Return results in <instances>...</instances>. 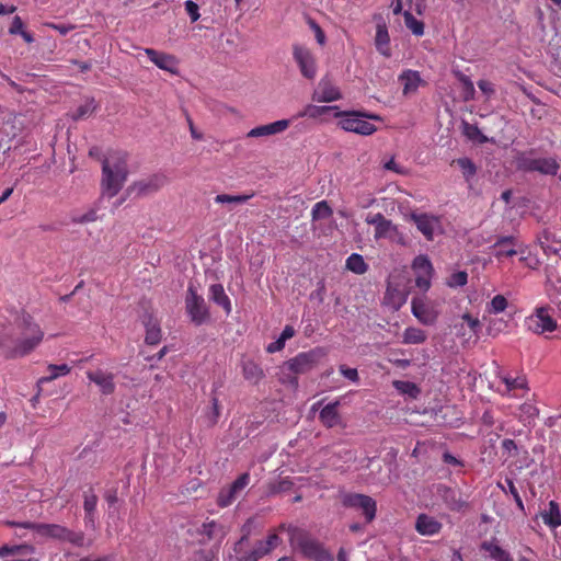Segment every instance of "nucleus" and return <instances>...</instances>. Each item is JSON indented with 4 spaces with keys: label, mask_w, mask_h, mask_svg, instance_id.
<instances>
[{
    "label": "nucleus",
    "mask_w": 561,
    "mask_h": 561,
    "mask_svg": "<svg viewBox=\"0 0 561 561\" xmlns=\"http://www.w3.org/2000/svg\"><path fill=\"white\" fill-rule=\"evenodd\" d=\"M342 504L346 507L362 510L367 523H370L376 516L377 504L370 495L345 493L342 497Z\"/></svg>",
    "instance_id": "nucleus-12"
},
{
    "label": "nucleus",
    "mask_w": 561,
    "mask_h": 561,
    "mask_svg": "<svg viewBox=\"0 0 561 561\" xmlns=\"http://www.w3.org/2000/svg\"><path fill=\"white\" fill-rule=\"evenodd\" d=\"M340 98H341V93L336 88L331 87L328 83L320 84V90L318 92V98H317L318 101L332 102V101L339 100Z\"/></svg>",
    "instance_id": "nucleus-37"
},
{
    "label": "nucleus",
    "mask_w": 561,
    "mask_h": 561,
    "mask_svg": "<svg viewBox=\"0 0 561 561\" xmlns=\"http://www.w3.org/2000/svg\"><path fill=\"white\" fill-rule=\"evenodd\" d=\"M433 274H416L415 285L422 291H427L431 287V278Z\"/></svg>",
    "instance_id": "nucleus-59"
},
{
    "label": "nucleus",
    "mask_w": 561,
    "mask_h": 561,
    "mask_svg": "<svg viewBox=\"0 0 561 561\" xmlns=\"http://www.w3.org/2000/svg\"><path fill=\"white\" fill-rule=\"evenodd\" d=\"M13 331L3 333V354L7 358H21L31 354L44 339L39 324L25 311L15 317Z\"/></svg>",
    "instance_id": "nucleus-1"
},
{
    "label": "nucleus",
    "mask_w": 561,
    "mask_h": 561,
    "mask_svg": "<svg viewBox=\"0 0 561 561\" xmlns=\"http://www.w3.org/2000/svg\"><path fill=\"white\" fill-rule=\"evenodd\" d=\"M539 247L543 251L546 255H557L560 256L561 253V241L556 240L553 236L545 230L537 237Z\"/></svg>",
    "instance_id": "nucleus-23"
},
{
    "label": "nucleus",
    "mask_w": 561,
    "mask_h": 561,
    "mask_svg": "<svg viewBox=\"0 0 561 561\" xmlns=\"http://www.w3.org/2000/svg\"><path fill=\"white\" fill-rule=\"evenodd\" d=\"M403 18H404L405 26L410 30V32L414 36H423V34H424V24H423L422 21L416 20L412 15V13H410L409 11H405L403 13Z\"/></svg>",
    "instance_id": "nucleus-40"
},
{
    "label": "nucleus",
    "mask_w": 561,
    "mask_h": 561,
    "mask_svg": "<svg viewBox=\"0 0 561 561\" xmlns=\"http://www.w3.org/2000/svg\"><path fill=\"white\" fill-rule=\"evenodd\" d=\"M244 530L242 537L234 545V552L237 553V561H259L264 556L274 550L282 541L276 533H272L265 540H257L251 550H243L245 541L249 539L250 530Z\"/></svg>",
    "instance_id": "nucleus-6"
},
{
    "label": "nucleus",
    "mask_w": 561,
    "mask_h": 561,
    "mask_svg": "<svg viewBox=\"0 0 561 561\" xmlns=\"http://www.w3.org/2000/svg\"><path fill=\"white\" fill-rule=\"evenodd\" d=\"M346 270L351 271L356 275H363L368 271V264L365 262L363 255L358 253H352L345 262Z\"/></svg>",
    "instance_id": "nucleus-32"
},
{
    "label": "nucleus",
    "mask_w": 561,
    "mask_h": 561,
    "mask_svg": "<svg viewBox=\"0 0 561 561\" xmlns=\"http://www.w3.org/2000/svg\"><path fill=\"white\" fill-rule=\"evenodd\" d=\"M144 53L158 68L164 69L169 72H176V57L174 55L161 53V50H156L154 48H145Z\"/></svg>",
    "instance_id": "nucleus-16"
},
{
    "label": "nucleus",
    "mask_w": 561,
    "mask_h": 561,
    "mask_svg": "<svg viewBox=\"0 0 561 561\" xmlns=\"http://www.w3.org/2000/svg\"><path fill=\"white\" fill-rule=\"evenodd\" d=\"M253 194H243V195H230V194H218L215 197L216 203L219 204H226V203H236V204H242L248 202Z\"/></svg>",
    "instance_id": "nucleus-48"
},
{
    "label": "nucleus",
    "mask_w": 561,
    "mask_h": 561,
    "mask_svg": "<svg viewBox=\"0 0 561 561\" xmlns=\"http://www.w3.org/2000/svg\"><path fill=\"white\" fill-rule=\"evenodd\" d=\"M541 517L543 523L551 527L561 525V514L558 504L554 502H549L548 510L541 514Z\"/></svg>",
    "instance_id": "nucleus-34"
},
{
    "label": "nucleus",
    "mask_w": 561,
    "mask_h": 561,
    "mask_svg": "<svg viewBox=\"0 0 561 561\" xmlns=\"http://www.w3.org/2000/svg\"><path fill=\"white\" fill-rule=\"evenodd\" d=\"M502 382L505 386V391L503 394H508L512 397H522V394H518V391L525 392L527 390L526 388V380L523 377H510L504 376L502 377Z\"/></svg>",
    "instance_id": "nucleus-30"
},
{
    "label": "nucleus",
    "mask_w": 561,
    "mask_h": 561,
    "mask_svg": "<svg viewBox=\"0 0 561 561\" xmlns=\"http://www.w3.org/2000/svg\"><path fill=\"white\" fill-rule=\"evenodd\" d=\"M443 525L434 516L425 513L419 514L415 520V530L423 536H433L440 531Z\"/></svg>",
    "instance_id": "nucleus-18"
},
{
    "label": "nucleus",
    "mask_w": 561,
    "mask_h": 561,
    "mask_svg": "<svg viewBox=\"0 0 561 561\" xmlns=\"http://www.w3.org/2000/svg\"><path fill=\"white\" fill-rule=\"evenodd\" d=\"M308 25L313 31L316 39H317V43L320 44V45H325V41H327L325 33L320 27V24L318 22H316L314 20L309 19L308 20Z\"/></svg>",
    "instance_id": "nucleus-57"
},
{
    "label": "nucleus",
    "mask_w": 561,
    "mask_h": 561,
    "mask_svg": "<svg viewBox=\"0 0 561 561\" xmlns=\"http://www.w3.org/2000/svg\"><path fill=\"white\" fill-rule=\"evenodd\" d=\"M534 149L518 151L514 157L515 167L523 172H538L543 175H556L560 165L552 157H534Z\"/></svg>",
    "instance_id": "nucleus-5"
},
{
    "label": "nucleus",
    "mask_w": 561,
    "mask_h": 561,
    "mask_svg": "<svg viewBox=\"0 0 561 561\" xmlns=\"http://www.w3.org/2000/svg\"><path fill=\"white\" fill-rule=\"evenodd\" d=\"M47 370L49 371V375L38 379V381H37L38 387L41 385L51 382L53 380L57 379L58 377L67 376L71 369L66 364H61V365L50 364L47 366Z\"/></svg>",
    "instance_id": "nucleus-33"
},
{
    "label": "nucleus",
    "mask_w": 561,
    "mask_h": 561,
    "mask_svg": "<svg viewBox=\"0 0 561 561\" xmlns=\"http://www.w3.org/2000/svg\"><path fill=\"white\" fill-rule=\"evenodd\" d=\"M426 341V334L417 328H407L403 332L402 342L404 344H422Z\"/></svg>",
    "instance_id": "nucleus-36"
},
{
    "label": "nucleus",
    "mask_w": 561,
    "mask_h": 561,
    "mask_svg": "<svg viewBox=\"0 0 561 561\" xmlns=\"http://www.w3.org/2000/svg\"><path fill=\"white\" fill-rule=\"evenodd\" d=\"M366 222L375 226V239L385 238L392 228L391 220L387 219L381 213L368 215Z\"/></svg>",
    "instance_id": "nucleus-26"
},
{
    "label": "nucleus",
    "mask_w": 561,
    "mask_h": 561,
    "mask_svg": "<svg viewBox=\"0 0 561 561\" xmlns=\"http://www.w3.org/2000/svg\"><path fill=\"white\" fill-rule=\"evenodd\" d=\"M167 183L168 178L164 174H151L134 182L129 190L135 191L137 195L147 196L158 192Z\"/></svg>",
    "instance_id": "nucleus-15"
},
{
    "label": "nucleus",
    "mask_w": 561,
    "mask_h": 561,
    "mask_svg": "<svg viewBox=\"0 0 561 561\" xmlns=\"http://www.w3.org/2000/svg\"><path fill=\"white\" fill-rule=\"evenodd\" d=\"M293 57L304 77L313 79L317 76L318 67L316 57L307 46L293 44Z\"/></svg>",
    "instance_id": "nucleus-11"
},
{
    "label": "nucleus",
    "mask_w": 561,
    "mask_h": 561,
    "mask_svg": "<svg viewBox=\"0 0 561 561\" xmlns=\"http://www.w3.org/2000/svg\"><path fill=\"white\" fill-rule=\"evenodd\" d=\"M333 108V106L330 105H313L309 104L305 107L302 112L299 113L300 117L309 116V117H319L321 115L327 114Z\"/></svg>",
    "instance_id": "nucleus-45"
},
{
    "label": "nucleus",
    "mask_w": 561,
    "mask_h": 561,
    "mask_svg": "<svg viewBox=\"0 0 561 561\" xmlns=\"http://www.w3.org/2000/svg\"><path fill=\"white\" fill-rule=\"evenodd\" d=\"M324 356L325 352L321 347H316L308 352H301L285 362V369L294 371L298 376L306 375L312 371Z\"/></svg>",
    "instance_id": "nucleus-7"
},
{
    "label": "nucleus",
    "mask_w": 561,
    "mask_h": 561,
    "mask_svg": "<svg viewBox=\"0 0 561 561\" xmlns=\"http://www.w3.org/2000/svg\"><path fill=\"white\" fill-rule=\"evenodd\" d=\"M456 163L460 168L462 175L467 181H469L477 172L474 163L469 158H458Z\"/></svg>",
    "instance_id": "nucleus-46"
},
{
    "label": "nucleus",
    "mask_w": 561,
    "mask_h": 561,
    "mask_svg": "<svg viewBox=\"0 0 561 561\" xmlns=\"http://www.w3.org/2000/svg\"><path fill=\"white\" fill-rule=\"evenodd\" d=\"M462 321L467 323L468 328H469V331L472 333V334H477L478 331L480 330V321L478 320V318H473L472 316H470L469 313H465L462 314L461 317Z\"/></svg>",
    "instance_id": "nucleus-60"
},
{
    "label": "nucleus",
    "mask_w": 561,
    "mask_h": 561,
    "mask_svg": "<svg viewBox=\"0 0 561 561\" xmlns=\"http://www.w3.org/2000/svg\"><path fill=\"white\" fill-rule=\"evenodd\" d=\"M478 87L485 95H491L492 93H494L493 83L490 82L489 80L480 79L478 81Z\"/></svg>",
    "instance_id": "nucleus-63"
},
{
    "label": "nucleus",
    "mask_w": 561,
    "mask_h": 561,
    "mask_svg": "<svg viewBox=\"0 0 561 561\" xmlns=\"http://www.w3.org/2000/svg\"><path fill=\"white\" fill-rule=\"evenodd\" d=\"M96 106L94 104V99L93 98H89L84 101V103L80 104L76 111L72 113L71 117L75 119V121H78V119H81V118H84V117H88L90 115L93 114V112L95 111Z\"/></svg>",
    "instance_id": "nucleus-38"
},
{
    "label": "nucleus",
    "mask_w": 561,
    "mask_h": 561,
    "mask_svg": "<svg viewBox=\"0 0 561 561\" xmlns=\"http://www.w3.org/2000/svg\"><path fill=\"white\" fill-rule=\"evenodd\" d=\"M516 244V238L513 236H504L497 238L493 248L496 249L494 256L496 260L502 257L513 256L517 251L513 248Z\"/></svg>",
    "instance_id": "nucleus-22"
},
{
    "label": "nucleus",
    "mask_w": 561,
    "mask_h": 561,
    "mask_svg": "<svg viewBox=\"0 0 561 561\" xmlns=\"http://www.w3.org/2000/svg\"><path fill=\"white\" fill-rule=\"evenodd\" d=\"M458 79L462 83L463 99L466 101L472 100L474 98L476 90L471 79L461 72L458 73Z\"/></svg>",
    "instance_id": "nucleus-50"
},
{
    "label": "nucleus",
    "mask_w": 561,
    "mask_h": 561,
    "mask_svg": "<svg viewBox=\"0 0 561 561\" xmlns=\"http://www.w3.org/2000/svg\"><path fill=\"white\" fill-rule=\"evenodd\" d=\"M399 79L403 82V93L405 94L415 91L421 81L419 71L412 69L404 70Z\"/></svg>",
    "instance_id": "nucleus-31"
},
{
    "label": "nucleus",
    "mask_w": 561,
    "mask_h": 561,
    "mask_svg": "<svg viewBox=\"0 0 561 561\" xmlns=\"http://www.w3.org/2000/svg\"><path fill=\"white\" fill-rule=\"evenodd\" d=\"M387 295L396 310L403 306L408 299V294L405 291L393 289L390 286L387 289Z\"/></svg>",
    "instance_id": "nucleus-47"
},
{
    "label": "nucleus",
    "mask_w": 561,
    "mask_h": 561,
    "mask_svg": "<svg viewBox=\"0 0 561 561\" xmlns=\"http://www.w3.org/2000/svg\"><path fill=\"white\" fill-rule=\"evenodd\" d=\"M340 373L348 380L353 382L358 381V373L355 368H348L345 365L340 366Z\"/></svg>",
    "instance_id": "nucleus-61"
},
{
    "label": "nucleus",
    "mask_w": 561,
    "mask_h": 561,
    "mask_svg": "<svg viewBox=\"0 0 561 561\" xmlns=\"http://www.w3.org/2000/svg\"><path fill=\"white\" fill-rule=\"evenodd\" d=\"M342 115L339 124L347 131H354L360 135H370L376 130V126L368 122L363 114L358 112L339 113Z\"/></svg>",
    "instance_id": "nucleus-13"
},
{
    "label": "nucleus",
    "mask_w": 561,
    "mask_h": 561,
    "mask_svg": "<svg viewBox=\"0 0 561 561\" xmlns=\"http://www.w3.org/2000/svg\"><path fill=\"white\" fill-rule=\"evenodd\" d=\"M242 373L244 379L253 385H259L265 378L263 368L253 359L242 363Z\"/></svg>",
    "instance_id": "nucleus-24"
},
{
    "label": "nucleus",
    "mask_w": 561,
    "mask_h": 561,
    "mask_svg": "<svg viewBox=\"0 0 561 561\" xmlns=\"http://www.w3.org/2000/svg\"><path fill=\"white\" fill-rule=\"evenodd\" d=\"M525 324L535 334L553 332L557 329L553 310L548 306L536 307L534 312L526 318Z\"/></svg>",
    "instance_id": "nucleus-8"
},
{
    "label": "nucleus",
    "mask_w": 561,
    "mask_h": 561,
    "mask_svg": "<svg viewBox=\"0 0 561 561\" xmlns=\"http://www.w3.org/2000/svg\"><path fill=\"white\" fill-rule=\"evenodd\" d=\"M279 382L286 386H289L293 389H298L299 387V379L298 375L294 371L285 369V363L280 367L279 373Z\"/></svg>",
    "instance_id": "nucleus-43"
},
{
    "label": "nucleus",
    "mask_w": 561,
    "mask_h": 561,
    "mask_svg": "<svg viewBox=\"0 0 561 561\" xmlns=\"http://www.w3.org/2000/svg\"><path fill=\"white\" fill-rule=\"evenodd\" d=\"M481 549L488 552L489 557L495 561H513L511 553L503 549L495 539L482 541Z\"/></svg>",
    "instance_id": "nucleus-27"
},
{
    "label": "nucleus",
    "mask_w": 561,
    "mask_h": 561,
    "mask_svg": "<svg viewBox=\"0 0 561 561\" xmlns=\"http://www.w3.org/2000/svg\"><path fill=\"white\" fill-rule=\"evenodd\" d=\"M127 178L126 154L113 151L102 160L101 186L107 197L115 196L122 188Z\"/></svg>",
    "instance_id": "nucleus-2"
},
{
    "label": "nucleus",
    "mask_w": 561,
    "mask_h": 561,
    "mask_svg": "<svg viewBox=\"0 0 561 561\" xmlns=\"http://www.w3.org/2000/svg\"><path fill=\"white\" fill-rule=\"evenodd\" d=\"M184 302H186V313L194 324L202 325L208 321L210 314L207 304L193 285L188 287Z\"/></svg>",
    "instance_id": "nucleus-10"
},
{
    "label": "nucleus",
    "mask_w": 561,
    "mask_h": 561,
    "mask_svg": "<svg viewBox=\"0 0 561 561\" xmlns=\"http://www.w3.org/2000/svg\"><path fill=\"white\" fill-rule=\"evenodd\" d=\"M251 481L250 473H241L234 482L229 486V489L237 495H241L242 491L248 488V484Z\"/></svg>",
    "instance_id": "nucleus-49"
},
{
    "label": "nucleus",
    "mask_w": 561,
    "mask_h": 561,
    "mask_svg": "<svg viewBox=\"0 0 561 561\" xmlns=\"http://www.w3.org/2000/svg\"><path fill=\"white\" fill-rule=\"evenodd\" d=\"M410 218L427 241H433L436 234L444 231L442 217L438 215L412 211Z\"/></svg>",
    "instance_id": "nucleus-9"
},
{
    "label": "nucleus",
    "mask_w": 561,
    "mask_h": 561,
    "mask_svg": "<svg viewBox=\"0 0 561 561\" xmlns=\"http://www.w3.org/2000/svg\"><path fill=\"white\" fill-rule=\"evenodd\" d=\"M7 525L32 529L42 537L67 541L78 547L84 543V534L82 531H75L60 524L8 520Z\"/></svg>",
    "instance_id": "nucleus-3"
},
{
    "label": "nucleus",
    "mask_w": 561,
    "mask_h": 561,
    "mask_svg": "<svg viewBox=\"0 0 561 561\" xmlns=\"http://www.w3.org/2000/svg\"><path fill=\"white\" fill-rule=\"evenodd\" d=\"M375 47L385 58H390V37L386 22H378L376 25Z\"/></svg>",
    "instance_id": "nucleus-20"
},
{
    "label": "nucleus",
    "mask_w": 561,
    "mask_h": 561,
    "mask_svg": "<svg viewBox=\"0 0 561 561\" xmlns=\"http://www.w3.org/2000/svg\"><path fill=\"white\" fill-rule=\"evenodd\" d=\"M96 503H98V497L94 494V492L92 491V489L85 491L84 494H83V510H84V513H87V514L94 513L95 512V507H96Z\"/></svg>",
    "instance_id": "nucleus-53"
},
{
    "label": "nucleus",
    "mask_w": 561,
    "mask_h": 561,
    "mask_svg": "<svg viewBox=\"0 0 561 561\" xmlns=\"http://www.w3.org/2000/svg\"><path fill=\"white\" fill-rule=\"evenodd\" d=\"M294 482L289 478H284L271 486L272 494H280V492H289Z\"/></svg>",
    "instance_id": "nucleus-55"
},
{
    "label": "nucleus",
    "mask_w": 561,
    "mask_h": 561,
    "mask_svg": "<svg viewBox=\"0 0 561 561\" xmlns=\"http://www.w3.org/2000/svg\"><path fill=\"white\" fill-rule=\"evenodd\" d=\"M506 307H507L506 298L502 295H496L491 299L488 311L490 313H500V312H503L506 309Z\"/></svg>",
    "instance_id": "nucleus-54"
},
{
    "label": "nucleus",
    "mask_w": 561,
    "mask_h": 561,
    "mask_svg": "<svg viewBox=\"0 0 561 561\" xmlns=\"http://www.w3.org/2000/svg\"><path fill=\"white\" fill-rule=\"evenodd\" d=\"M35 548L33 545L20 543V545H2L0 546V557L21 554L25 552H34Z\"/></svg>",
    "instance_id": "nucleus-35"
},
{
    "label": "nucleus",
    "mask_w": 561,
    "mask_h": 561,
    "mask_svg": "<svg viewBox=\"0 0 561 561\" xmlns=\"http://www.w3.org/2000/svg\"><path fill=\"white\" fill-rule=\"evenodd\" d=\"M393 387L400 393L407 394L412 399H416L421 392L419 387L415 383L410 382V381L396 380V381H393Z\"/></svg>",
    "instance_id": "nucleus-41"
},
{
    "label": "nucleus",
    "mask_w": 561,
    "mask_h": 561,
    "mask_svg": "<svg viewBox=\"0 0 561 561\" xmlns=\"http://www.w3.org/2000/svg\"><path fill=\"white\" fill-rule=\"evenodd\" d=\"M184 10H186V14L191 18L193 23H196L201 19L199 7L194 1L187 0L184 3Z\"/></svg>",
    "instance_id": "nucleus-56"
},
{
    "label": "nucleus",
    "mask_w": 561,
    "mask_h": 561,
    "mask_svg": "<svg viewBox=\"0 0 561 561\" xmlns=\"http://www.w3.org/2000/svg\"><path fill=\"white\" fill-rule=\"evenodd\" d=\"M502 450L506 453L508 456H515L517 451V446L512 439H504L501 443Z\"/></svg>",
    "instance_id": "nucleus-62"
},
{
    "label": "nucleus",
    "mask_w": 561,
    "mask_h": 561,
    "mask_svg": "<svg viewBox=\"0 0 561 561\" xmlns=\"http://www.w3.org/2000/svg\"><path fill=\"white\" fill-rule=\"evenodd\" d=\"M505 484H506L507 491L511 493V496H513L514 502L517 504V506L519 508H523L524 507L523 500H522L513 480L511 478H506Z\"/></svg>",
    "instance_id": "nucleus-58"
},
{
    "label": "nucleus",
    "mask_w": 561,
    "mask_h": 561,
    "mask_svg": "<svg viewBox=\"0 0 561 561\" xmlns=\"http://www.w3.org/2000/svg\"><path fill=\"white\" fill-rule=\"evenodd\" d=\"M468 282V274L465 271L453 273L446 280V285L450 288L462 287Z\"/></svg>",
    "instance_id": "nucleus-51"
},
{
    "label": "nucleus",
    "mask_w": 561,
    "mask_h": 561,
    "mask_svg": "<svg viewBox=\"0 0 561 561\" xmlns=\"http://www.w3.org/2000/svg\"><path fill=\"white\" fill-rule=\"evenodd\" d=\"M415 274H433L434 268L426 255H417L412 262Z\"/></svg>",
    "instance_id": "nucleus-39"
},
{
    "label": "nucleus",
    "mask_w": 561,
    "mask_h": 561,
    "mask_svg": "<svg viewBox=\"0 0 561 561\" xmlns=\"http://www.w3.org/2000/svg\"><path fill=\"white\" fill-rule=\"evenodd\" d=\"M289 542L309 559L330 561V552L310 533L300 527H289Z\"/></svg>",
    "instance_id": "nucleus-4"
},
{
    "label": "nucleus",
    "mask_w": 561,
    "mask_h": 561,
    "mask_svg": "<svg viewBox=\"0 0 561 561\" xmlns=\"http://www.w3.org/2000/svg\"><path fill=\"white\" fill-rule=\"evenodd\" d=\"M201 533L207 536L208 539L221 540L226 537L228 530L226 526L215 519L207 520L202 525Z\"/></svg>",
    "instance_id": "nucleus-29"
},
{
    "label": "nucleus",
    "mask_w": 561,
    "mask_h": 561,
    "mask_svg": "<svg viewBox=\"0 0 561 561\" xmlns=\"http://www.w3.org/2000/svg\"><path fill=\"white\" fill-rule=\"evenodd\" d=\"M139 318L145 328V343L147 345L159 344L161 342V324L154 312L150 309H145Z\"/></svg>",
    "instance_id": "nucleus-14"
},
{
    "label": "nucleus",
    "mask_w": 561,
    "mask_h": 561,
    "mask_svg": "<svg viewBox=\"0 0 561 561\" xmlns=\"http://www.w3.org/2000/svg\"><path fill=\"white\" fill-rule=\"evenodd\" d=\"M237 499L238 497L233 494L229 486H227L219 492L217 504L221 507L230 506L237 501Z\"/></svg>",
    "instance_id": "nucleus-52"
},
{
    "label": "nucleus",
    "mask_w": 561,
    "mask_h": 561,
    "mask_svg": "<svg viewBox=\"0 0 561 561\" xmlns=\"http://www.w3.org/2000/svg\"><path fill=\"white\" fill-rule=\"evenodd\" d=\"M209 297L215 304L222 307L228 314L231 313V300L221 284H214L210 286Z\"/></svg>",
    "instance_id": "nucleus-28"
},
{
    "label": "nucleus",
    "mask_w": 561,
    "mask_h": 561,
    "mask_svg": "<svg viewBox=\"0 0 561 561\" xmlns=\"http://www.w3.org/2000/svg\"><path fill=\"white\" fill-rule=\"evenodd\" d=\"M339 405L340 402L335 401L333 403H329L321 410L319 420L327 428H333L340 424L341 417L337 412Z\"/></svg>",
    "instance_id": "nucleus-25"
},
{
    "label": "nucleus",
    "mask_w": 561,
    "mask_h": 561,
    "mask_svg": "<svg viewBox=\"0 0 561 561\" xmlns=\"http://www.w3.org/2000/svg\"><path fill=\"white\" fill-rule=\"evenodd\" d=\"M87 378L96 385L102 394L108 396L112 394L115 390L114 385V376L111 373H105L101 369H96L95 371H88Z\"/></svg>",
    "instance_id": "nucleus-17"
},
{
    "label": "nucleus",
    "mask_w": 561,
    "mask_h": 561,
    "mask_svg": "<svg viewBox=\"0 0 561 561\" xmlns=\"http://www.w3.org/2000/svg\"><path fill=\"white\" fill-rule=\"evenodd\" d=\"M333 214L332 208L329 206L328 202L321 201L314 204L312 208V219L319 220L331 217Z\"/></svg>",
    "instance_id": "nucleus-44"
},
{
    "label": "nucleus",
    "mask_w": 561,
    "mask_h": 561,
    "mask_svg": "<svg viewBox=\"0 0 561 561\" xmlns=\"http://www.w3.org/2000/svg\"><path fill=\"white\" fill-rule=\"evenodd\" d=\"M445 503L453 511H462L468 504L461 499L460 493H456L455 491H448L445 494Z\"/></svg>",
    "instance_id": "nucleus-42"
},
{
    "label": "nucleus",
    "mask_w": 561,
    "mask_h": 561,
    "mask_svg": "<svg viewBox=\"0 0 561 561\" xmlns=\"http://www.w3.org/2000/svg\"><path fill=\"white\" fill-rule=\"evenodd\" d=\"M413 316L423 324H432L435 316L422 298H413L411 302Z\"/></svg>",
    "instance_id": "nucleus-21"
},
{
    "label": "nucleus",
    "mask_w": 561,
    "mask_h": 561,
    "mask_svg": "<svg viewBox=\"0 0 561 561\" xmlns=\"http://www.w3.org/2000/svg\"><path fill=\"white\" fill-rule=\"evenodd\" d=\"M289 126L288 119H278L273 123L260 125L248 133V137H266L286 130Z\"/></svg>",
    "instance_id": "nucleus-19"
},
{
    "label": "nucleus",
    "mask_w": 561,
    "mask_h": 561,
    "mask_svg": "<svg viewBox=\"0 0 561 561\" xmlns=\"http://www.w3.org/2000/svg\"><path fill=\"white\" fill-rule=\"evenodd\" d=\"M23 22L19 16H14L9 27L11 34H20L23 31Z\"/></svg>",
    "instance_id": "nucleus-64"
}]
</instances>
